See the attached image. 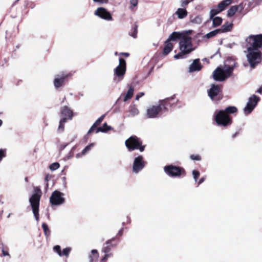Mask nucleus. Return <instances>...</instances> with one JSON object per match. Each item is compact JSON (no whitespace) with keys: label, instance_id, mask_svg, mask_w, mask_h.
Returning a JSON list of instances; mask_svg holds the SVG:
<instances>
[{"label":"nucleus","instance_id":"1","mask_svg":"<svg viewBox=\"0 0 262 262\" xmlns=\"http://www.w3.org/2000/svg\"><path fill=\"white\" fill-rule=\"evenodd\" d=\"M179 49L180 52L174 56V58L176 59L185 58L186 55L189 54L194 50L192 43V38L185 35L180 40Z\"/></svg>","mask_w":262,"mask_h":262},{"label":"nucleus","instance_id":"2","mask_svg":"<svg viewBox=\"0 0 262 262\" xmlns=\"http://www.w3.org/2000/svg\"><path fill=\"white\" fill-rule=\"evenodd\" d=\"M235 67V63L233 66L225 65L223 68H217L213 72L214 79L219 81H224L231 75Z\"/></svg>","mask_w":262,"mask_h":262},{"label":"nucleus","instance_id":"3","mask_svg":"<svg viewBox=\"0 0 262 262\" xmlns=\"http://www.w3.org/2000/svg\"><path fill=\"white\" fill-rule=\"evenodd\" d=\"M213 119L219 126L227 127L232 124V118L223 110H216L213 115Z\"/></svg>","mask_w":262,"mask_h":262},{"label":"nucleus","instance_id":"4","mask_svg":"<svg viewBox=\"0 0 262 262\" xmlns=\"http://www.w3.org/2000/svg\"><path fill=\"white\" fill-rule=\"evenodd\" d=\"M61 119L59 121L57 130L59 133H62L64 129V123L68 120H71L73 117V111L68 106H64L60 109Z\"/></svg>","mask_w":262,"mask_h":262},{"label":"nucleus","instance_id":"5","mask_svg":"<svg viewBox=\"0 0 262 262\" xmlns=\"http://www.w3.org/2000/svg\"><path fill=\"white\" fill-rule=\"evenodd\" d=\"M247 60L252 68L259 63L261 60V53L256 49L248 48Z\"/></svg>","mask_w":262,"mask_h":262},{"label":"nucleus","instance_id":"6","mask_svg":"<svg viewBox=\"0 0 262 262\" xmlns=\"http://www.w3.org/2000/svg\"><path fill=\"white\" fill-rule=\"evenodd\" d=\"M125 145L129 151L139 149L141 152L144 150L145 146L142 145V141L136 136H131L125 142Z\"/></svg>","mask_w":262,"mask_h":262},{"label":"nucleus","instance_id":"7","mask_svg":"<svg viewBox=\"0 0 262 262\" xmlns=\"http://www.w3.org/2000/svg\"><path fill=\"white\" fill-rule=\"evenodd\" d=\"M163 169L165 173L171 178H179L182 175H186L185 170L183 168L175 165H166Z\"/></svg>","mask_w":262,"mask_h":262},{"label":"nucleus","instance_id":"8","mask_svg":"<svg viewBox=\"0 0 262 262\" xmlns=\"http://www.w3.org/2000/svg\"><path fill=\"white\" fill-rule=\"evenodd\" d=\"M163 108H166L164 104L162 105L158 104L149 106L146 110V117L148 118H156L161 117L164 113Z\"/></svg>","mask_w":262,"mask_h":262},{"label":"nucleus","instance_id":"9","mask_svg":"<svg viewBox=\"0 0 262 262\" xmlns=\"http://www.w3.org/2000/svg\"><path fill=\"white\" fill-rule=\"evenodd\" d=\"M40 196V194L35 192L29 199V202L32 209V212L37 223L39 219V207Z\"/></svg>","mask_w":262,"mask_h":262},{"label":"nucleus","instance_id":"10","mask_svg":"<svg viewBox=\"0 0 262 262\" xmlns=\"http://www.w3.org/2000/svg\"><path fill=\"white\" fill-rule=\"evenodd\" d=\"M119 61V65L114 69V74L117 77V78H115L114 80L116 81L117 82L121 81L123 79L126 72L125 60L122 58H120Z\"/></svg>","mask_w":262,"mask_h":262},{"label":"nucleus","instance_id":"11","mask_svg":"<svg viewBox=\"0 0 262 262\" xmlns=\"http://www.w3.org/2000/svg\"><path fill=\"white\" fill-rule=\"evenodd\" d=\"M260 100V98L255 95L251 96L248 100L246 105L244 108V114L249 115L257 105Z\"/></svg>","mask_w":262,"mask_h":262},{"label":"nucleus","instance_id":"12","mask_svg":"<svg viewBox=\"0 0 262 262\" xmlns=\"http://www.w3.org/2000/svg\"><path fill=\"white\" fill-rule=\"evenodd\" d=\"M250 46L248 48L259 50L262 47V34L251 35L246 39Z\"/></svg>","mask_w":262,"mask_h":262},{"label":"nucleus","instance_id":"13","mask_svg":"<svg viewBox=\"0 0 262 262\" xmlns=\"http://www.w3.org/2000/svg\"><path fill=\"white\" fill-rule=\"evenodd\" d=\"M146 162L141 155H139L134 158L133 163V172L135 173H138L145 167Z\"/></svg>","mask_w":262,"mask_h":262},{"label":"nucleus","instance_id":"14","mask_svg":"<svg viewBox=\"0 0 262 262\" xmlns=\"http://www.w3.org/2000/svg\"><path fill=\"white\" fill-rule=\"evenodd\" d=\"M63 193L58 191H54L50 198V202L52 205H60L63 204L65 202V199L63 198Z\"/></svg>","mask_w":262,"mask_h":262},{"label":"nucleus","instance_id":"15","mask_svg":"<svg viewBox=\"0 0 262 262\" xmlns=\"http://www.w3.org/2000/svg\"><path fill=\"white\" fill-rule=\"evenodd\" d=\"M94 15L106 21L113 20L111 13L106 8L102 7H99L95 10Z\"/></svg>","mask_w":262,"mask_h":262},{"label":"nucleus","instance_id":"16","mask_svg":"<svg viewBox=\"0 0 262 262\" xmlns=\"http://www.w3.org/2000/svg\"><path fill=\"white\" fill-rule=\"evenodd\" d=\"M68 76V74L63 73L55 76L54 80V85L56 89H58L64 85L65 80Z\"/></svg>","mask_w":262,"mask_h":262},{"label":"nucleus","instance_id":"17","mask_svg":"<svg viewBox=\"0 0 262 262\" xmlns=\"http://www.w3.org/2000/svg\"><path fill=\"white\" fill-rule=\"evenodd\" d=\"M221 91V87L219 85L212 84L208 93L209 97L213 100L214 98L220 94Z\"/></svg>","mask_w":262,"mask_h":262},{"label":"nucleus","instance_id":"18","mask_svg":"<svg viewBox=\"0 0 262 262\" xmlns=\"http://www.w3.org/2000/svg\"><path fill=\"white\" fill-rule=\"evenodd\" d=\"M202 68V66L200 62V59H194L192 63L189 66V72L192 73L194 72L200 71Z\"/></svg>","mask_w":262,"mask_h":262},{"label":"nucleus","instance_id":"19","mask_svg":"<svg viewBox=\"0 0 262 262\" xmlns=\"http://www.w3.org/2000/svg\"><path fill=\"white\" fill-rule=\"evenodd\" d=\"M185 35L186 34L183 33L173 32L169 36L167 40L169 41H176L177 39L181 40V38H183Z\"/></svg>","mask_w":262,"mask_h":262},{"label":"nucleus","instance_id":"20","mask_svg":"<svg viewBox=\"0 0 262 262\" xmlns=\"http://www.w3.org/2000/svg\"><path fill=\"white\" fill-rule=\"evenodd\" d=\"M173 99V97H170V98H167L165 99H163V100H160L159 101V105H162V104H165V106H166V108H163V113H164L165 112L167 111H168V107H170L173 103H171V101Z\"/></svg>","mask_w":262,"mask_h":262},{"label":"nucleus","instance_id":"21","mask_svg":"<svg viewBox=\"0 0 262 262\" xmlns=\"http://www.w3.org/2000/svg\"><path fill=\"white\" fill-rule=\"evenodd\" d=\"M115 240V238L113 237L111 239L107 241L105 243V245H104L102 251L104 253H108L111 251L112 248L113 247V245L112 244V242Z\"/></svg>","mask_w":262,"mask_h":262},{"label":"nucleus","instance_id":"22","mask_svg":"<svg viewBox=\"0 0 262 262\" xmlns=\"http://www.w3.org/2000/svg\"><path fill=\"white\" fill-rule=\"evenodd\" d=\"M233 24L229 22H226L222 26L221 28L219 29L220 30V33H225L228 31H230L232 28Z\"/></svg>","mask_w":262,"mask_h":262},{"label":"nucleus","instance_id":"23","mask_svg":"<svg viewBox=\"0 0 262 262\" xmlns=\"http://www.w3.org/2000/svg\"><path fill=\"white\" fill-rule=\"evenodd\" d=\"M176 14L178 18L183 19L187 16L188 12L185 8H178L176 11Z\"/></svg>","mask_w":262,"mask_h":262},{"label":"nucleus","instance_id":"24","mask_svg":"<svg viewBox=\"0 0 262 262\" xmlns=\"http://www.w3.org/2000/svg\"><path fill=\"white\" fill-rule=\"evenodd\" d=\"M165 45L163 49V54L166 55L172 51L173 49V44L167 40L165 42Z\"/></svg>","mask_w":262,"mask_h":262},{"label":"nucleus","instance_id":"25","mask_svg":"<svg viewBox=\"0 0 262 262\" xmlns=\"http://www.w3.org/2000/svg\"><path fill=\"white\" fill-rule=\"evenodd\" d=\"M203 20V18L201 15H196L193 16L191 15L190 16V23L196 24V25H200Z\"/></svg>","mask_w":262,"mask_h":262},{"label":"nucleus","instance_id":"26","mask_svg":"<svg viewBox=\"0 0 262 262\" xmlns=\"http://www.w3.org/2000/svg\"><path fill=\"white\" fill-rule=\"evenodd\" d=\"M99 257L98 251L93 249L91 251V253L89 256V262H94L97 260Z\"/></svg>","mask_w":262,"mask_h":262},{"label":"nucleus","instance_id":"27","mask_svg":"<svg viewBox=\"0 0 262 262\" xmlns=\"http://www.w3.org/2000/svg\"><path fill=\"white\" fill-rule=\"evenodd\" d=\"M231 3V0H223L218 4L217 7L220 9V11H223L227 6L230 5Z\"/></svg>","mask_w":262,"mask_h":262},{"label":"nucleus","instance_id":"28","mask_svg":"<svg viewBox=\"0 0 262 262\" xmlns=\"http://www.w3.org/2000/svg\"><path fill=\"white\" fill-rule=\"evenodd\" d=\"M129 114L128 117H134L139 114V111L135 105H130L129 107Z\"/></svg>","mask_w":262,"mask_h":262},{"label":"nucleus","instance_id":"29","mask_svg":"<svg viewBox=\"0 0 262 262\" xmlns=\"http://www.w3.org/2000/svg\"><path fill=\"white\" fill-rule=\"evenodd\" d=\"M134 88L133 86H130L124 98L123 101L124 102L132 98L134 94Z\"/></svg>","mask_w":262,"mask_h":262},{"label":"nucleus","instance_id":"30","mask_svg":"<svg viewBox=\"0 0 262 262\" xmlns=\"http://www.w3.org/2000/svg\"><path fill=\"white\" fill-rule=\"evenodd\" d=\"M220 30L219 29H215L213 31H212L209 33H208L207 34H206V35H205L204 36H203V38L204 39L205 38H212L214 36H215L216 35H217V34L219 33H220Z\"/></svg>","mask_w":262,"mask_h":262},{"label":"nucleus","instance_id":"31","mask_svg":"<svg viewBox=\"0 0 262 262\" xmlns=\"http://www.w3.org/2000/svg\"><path fill=\"white\" fill-rule=\"evenodd\" d=\"M223 111L227 114L230 115L231 114H234L237 111V109L235 106H230L226 107L225 110H223Z\"/></svg>","mask_w":262,"mask_h":262},{"label":"nucleus","instance_id":"32","mask_svg":"<svg viewBox=\"0 0 262 262\" xmlns=\"http://www.w3.org/2000/svg\"><path fill=\"white\" fill-rule=\"evenodd\" d=\"M210 19L212 20V25L214 27L220 26L222 23V18L219 16L214 17Z\"/></svg>","mask_w":262,"mask_h":262},{"label":"nucleus","instance_id":"33","mask_svg":"<svg viewBox=\"0 0 262 262\" xmlns=\"http://www.w3.org/2000/svg\"><path fill=\"white\" fill-rule=\"evenodd\" d=\"M111 129V127L110 126L107 125V123L105 122L103 124L102 127H100L97 129L96 133H97L99 132L105 133Z\"/></svg>","mask_w":262,"mask_h":262},{"label":"nucleus","instance_id":"34","mask_svg":"<svg viewBox=\"0 0 262 262\" xmlns=\"http://www.w3.org/2000/svg\"><path fill=\"white\" fill-rule=\"evenodd\" d=\"M238 8L236 6H232L227 11V16L231 17L234 15L237 11Z\"/></svg>","mask_w":262,"mask_h":262},{"label":"nucleus","instance_id":"35","mask_svg":"<svg viewBox=\"0 0 262 262\" xmlns=\"http://www.w3.org/2000/svg\"><path fill=\"white\" fill-rule=\"evenodd\" d=\"M222 12L220 9L217 8H212L210 11V19H212L214 16Z\"/></svg>","mask_w":262,"mask_h":262},{"label":"nucleus","instance_id":"36","mask_svg":"<svg viewBox=\"0 0 262 262\" xmlns=\"http://www.w3.org/2000/svg\"><path fill=\"white\" fill-rule=\"evenodd\" d=\"M42 228L43 230L44 233L46 236H49L50 235V230H49L47 224L45 223L42 224Z\"/></svg>","mask_w":262,"mask_h":262},{"label":"nucleus","instance_id":"37","mask_svg":"<svg viewBox=\"0 0 262 262\" xmlns=\"http://www.w3.org/2000/svg\"><path fill=\"white\" fill-rule=\"evenodd\" d=\"M94 145V143H92L89 145H87L82 151V155H85L86 153L89 152Z\"/></svg>","mask_w":262,"mask_h":262},{"label":"nucleus","instance_id":"38","mask_svg":"<svg viewBox=\"0 0 262 262\" xmlns=\"http://www.w3.org/2000/svg\"><path fill=\"white\" fill-rule=\"evenodd\" d=\"M71 251V248L70 247L66 248L63 249L62 252H61V256H68L70 252Z\"/></svg>","mask_w":262,"mask_h":262},{"label":"nucleus","instance_id":"39","mask_svg":"<svg viewBox=\"0 0 262 262\" xmlns=\"http://www.w3.org/2000/svg\"><path fill=\"white\" fill-rule=\"evenodd\" d=\"M59 164L58 162H55L52 163L50 166V169L52 170H55L59 167Z\"/></svg>","mask_w":262,"mask_h":262},{"label":"nucleus","instance_id":"40","mask_svg":"<svg viewBox=\"0 0 262 262\" xmlns=\"http://www.w3.org/2000/svg\"><path fill=\"white\" fill-rule=\"evenodd\" d=\"M53 250L55 252H56L59 256H61V251L60 246L59 245H56L54 247Z\"/></svg>","mask_w":262,"mask_h":262},{"label":"nucleus","instance_id":"41","mask_svg":"<svg viewBox=\"0 0 262 262\" xmlns=\"http://www.w3.org/2000/svg\"><path fill=\"white\" fill-rule=\"evenodd\" d=\"M6 156V149H0V162Z\"/></svg>","mask_w":262,"mask_h":262},{"label":"nucleus","instance_id":"42","mask_svg":"<svg viewBox=\"0 0 262 262\" xmlns=\"http://www.w3.org/2000/svg\"><path fill=\"white\" fill-rule=\"evenodd\" d=\"M192 175L194 181L196 182L198 178L200 176V172L196 170H193L192 171Z\"/></svg>","mask_w":262,"mask_h":262},{"label":"nucleus","instance_id":"43","mask_svg":"<svg viewBox=\"0 0 262 262\" xmlns=\"http://www.w3.org/2000/svg\"><path fill=\"white\" fill-rule=\"evenodd\" d=\"M105 117V115H102L101 116H100L94 123V124H95V125L97 126L98 125H99L101 122L103 121Z\"/></svg>","mask_w":262,"mask_h":262},{"label":"nucleus","instance_id":"44","mask_svg":"<svg viewBox=\"0 0 262 262\" xmlns=\"http://www.w3.org/2000/svg\"><path fill=\"white\" fill-rule=\"evenodd\" d=\"M138 0H130V9L133 10V8L136 7L138 5Z\"/></svg>","mask_w":262,"mask_h":262},{"label":"nucleus","instance_id":"45","mask_svg":"<svg viewBox=\"0 0 262 262\" xmlns=\"http://www.w3.org/2000/svg\"><path fill=\"white\" fill-rule=\"evenodd\" d=\"M190 158L191 160L195 161H200L201 160V157L199 155H190Z\"/></svg>","mask_w":262,"mask_h":262},{"label":"nucleus","instance_id":"46","mask_svg":"<svg viewBox=\"0 0 262 262\" xmlns=\"http://www.w3.org/2000/svg\"><path fill=\"white\" fill-rule=\"evenodd\" d=\"M93 1L99 4H106L108 2V0H93Z\"/></svg>","mask_w":262,"mask_h":262},{"label":"nucleus","instance_id":"47","mask_svg":"<svg viewBox=\"0 0 262 262\" xmlns=\"http://www.w3.org/2000/svg\"><path fill=\"white\" fill-rule=\"evenodd\" d=\"M137 26L135 25V26L134 28V32L133 34H130V36L133 37L134 38H136L137 37Z\"/></svg>","mask_w":262,"mask_h":262},{"label":"nucleus","instance_id":"48","mask_svg":"<svg viewBox=\"0 0 262 262\" xmlns=\"http://www.w3.org/2000/svg\"><path fill=\"white\" fill-rule=\"evenodd\" d=\"M192 1V0L188 1V0H184L182 1L181 3V6L182 7H185L188 5V4L189 3V2Z\"/></svg>","mask_w":262,"mask_h":262},{"label":"nucleus","instance_id":"49","mask_svg":"<svg viewBox=\"0 0 262 262\" xmlns=\"http://www.w3.org/2000/svg\"><path fill=\"white\" fill-rule=\"evenodd\" d=\"M96 127L97 126L95 125V124H93V125L90 127V128L88 130V134H91L92 132H93Z\"/></svg>","mask_w":262,"mask_h":262},{"label":"nucleus","instance_id":"50","mask_svg":"<svg viewBox=\"0 0 262 262\" xmlns=\"http://www.w3.org/2000/svg\"><path fill=\"white\" fill-rule=\"evenodd\" d=\"M112 255L111 253H105L104 256L101 259V261H103L105 260H106L108 257H110Z\"/></svg>","mask_w":262,"mask_h":262},{"label":"nucleus","instance_id":"51","mask_svg":"<svg viewBox=\"0 0 262 262\" xmlns=\"http://www.w3.org/2000/svg\"><path fill=\"white\" fill-rule=\"evenodd\" d=\"M144 95V93L143 92H140L136 96V100H138L140 98L143 96Z\"/></svg>","mask_w":262,"mask_h":262},{"label":"nucleus","instance_id":"52","mask_svg":"<svg viewBox=\"0 0 262 262\" xmlns=\"http://www.w3.org/2000/svg\"><path fill=\"white\" fill-rule=\"evenodd\" d=\"M206 179V176H204V177H202L199 181L198 182V186L199 185H200V184H201L203 182H204V181H205Z\"/></svg>","mask_w":262,"mask_h":262},{"label":"nucleus","instance_id":"53","mask_svg":"<svg viewBox=\"0 0 262 262\" xmlns=\"http://www.w3.org/2000/svg\"><path fill=\"white\" fill-rule=\"evenodd\" d=\"M2 253L3 256H10V254L8 251H6L4 250V249L2 250Z\"/></svg>","mask_w":262,"mask_h":262},{"label":"nucleus","instance_id":"54","mask_svg":"<svg viewBox=\"0 0 262 262\" xmlns=\"http://www.w3.org/2000/svg\"><path fill=\"white\" fill-rule=\"evenodd\" d=\"M84 155H82V152L81 153H78L76 155V157L77 158H79L81 157L82 156H84Z\"/></svg>","mask_w":262,"mask_h":262},{"label":"nucleus","instance_id":"55","mask_svg":"<svg viewBox=\"0 0 262 262\" xmlns=\"http://www.w3.org/2000/svg\"><path fill=\"white\" fill-rule=\"evenodd\" d=\"M74 149H75V146H74V147L72 148V149L71 150V151H70V154H71V155L68 157V159L70 158V157L72 156V155H73V154Z\"/></svg>","mask_w":262,"mask_h":262},{"label":"nucleus","instance_id":"56","mask_svg":"<svg viewBox=\"0 0 262 262\" xmlns=\"http://www.w3.org/2000/svg\"><path fill=\"white\" fill-rule=\"evenodd\" d=\"M256 93H259V94H261L262 93V87H260L256 91Z\"/></svg>","mask_w":262,"mask_h":262},{"label":"nucleus","instance_id":"57","mask_svg":"<svg viewBox=\"0 0 262 262\" xmlns=\"http://www.w3.org/2000/svg\"><path fill=\"white\" fill-rule=\"evenodd\" d=\"M123 228H121V229H120L118 231V234L120 236H121L123 234Z\"/></svg>","mask_w":262,"mask_h":262},{"label":"nucleus","instance_id":"58","mask_svg":"<svg viewBox=\"0 0 262 262\" xmlns=\"http://www.w3.org/2000/svg\"><path fill=\"white\" fill-rule=\"evenodd\" d=\"M68 144H64V145H61V147H60L61 149V150L64 149L67 147V146L68 145Z\"/></svg>","mask_w":262,"mask_h":262},{"label":"nucleus","instance_id":"59","mask_svg":"<svg viewBox=\"0 0 262 262\" xmlns=\"http://www.w3.org/2000/svg\"><path fill=\"white\" fill-rule=\"evenodd\" d=\"M120 54L124 55L126 57H128L129 55V53H120Z\"/></svg>","mask_w":262,"mask_h":262},{"label":"nucleus","instance_id":"60","mask_svg":"<svg viewBox=\"0 0 262 262\" xmlns=\"http://www.w3.org/2000/svg\"><path fill=\"white\" fill-rule=\"evenodd\" d=\"M238 134V132H236L235 134H234L232 136L233 138H235Z\"/></svg>","mask_w":262,"mask_h":262},{"label":"nucleus","instance_id":"61","mask_svg":"<svg viewBox=\"0 0 262 262\" xmlns=\"http://www.w3.org/2000/svg\"><path fill=\"white\" fill-rule=\"evenodd\" d=\"M25 181L26 182H28V179L27 177H26L25 179Z\"/></svg>","mask_w":262,"mask_h":262},{"label":"nucleus","instance_id":"62","mask_svg":"<svg viewBox=\"0 0 262 262\" xmlns=\"http://www.w3.org/2000/svg\"><path fill=\"white\" fill-rule=\"evenodd\" d=\"M3 121L2 120L0 119V126L2 125Z\"/></svg>","mask_w":262,"mask_h":262},{"label":"nucleus","instance_id":"63","mask_svg":"<svg viewBox=\"0 0 262 262\" xmlns=\"http://www.w3.org/2000/svg\"><path fill=\"white\" fill-rule=\"evenodd\" d=\"M11 215V213H9V214L8 215L7 217H8V218H9V217H10Z\"/></svg>","mask_w":262,"mask_h":262},{"label":"nucleus","instance_id":"64","mask_svg":"<svg viewBox=\"0 0 262 262\" xmlns=\"http://www.w3.org/2000/svg\"><path fill=\"white\" fill-rule=\"evenodd\" d=\"M76 138V137H74V138H73V139L71 140V142H73V141L75 140V139Z\"/></svg>","mask_w":262,"mask_h":262}]
</instances>
